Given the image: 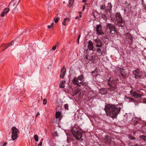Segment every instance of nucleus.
<instances>
[{
  "label": "nucleus",
  "mask_w": 146,
  "mask_h": 146,
  "mask_svg": "<svg viewBox=\"0 0 146 146\" xmlns=\"http://www.w3.org/2000/svg\"><path fill=\"white\" fill-rule=\"evenodd\" d=\"M121 108L119 105L114 106L108 104L106 106L104 110L108 116L113 118H115L117 117L120 112Z\"/></svg>",
  "instance_id": "obj_1"
},
{
  "label": "nucleus",
  "mask_w": 146,
  "mask_h": 146,
  "mask_svg": "<svg viewBox=\"0 0 146 146\" xmlns=\"http://www.w3.org/2000/svg\"><path fill=\"white\" fill-rule=\"evenodd\" d=\"M108 84L110 87L109 90L111 92V94H113L116 91V82L117 81L114 79L113 77H110L108 80Z\"/></svg>",
  "instance_id": "obj_2"
},
{
  "label": "nucleus",
  "mask_w": 146,
  "mask_h": 146,
  "mask_svg": "<svg viewBox=\"0 0 146 146\" xmlns=\"http://www.w3.org/2000/svg\"><path fill=\"white\" fill-rule=\"evenodd\" d=\"M72 133L75 137L77 140H80L81 139L82 136V131L78 127H73L72 129Z\"/></svg>",
  "instance_id": "obj_3"
},
{
  "label": "nucleus",
  "mask_w": 146,
  "mask_h": 146,
  "mask_svg": "<svg viewBox=\"0 0 146 146\" xmlns=\"http://www.w3.org/2000/svg\"><path fill=\"white\" fill-rule=\"evenodd\" d=\"M115 16L117 21V25L119 27H123L125 25V22L120 14L119 13H116Z\"/></svg>",
  "instance_id": "obj_4"
},
{
  "label": "nucleus",
  "mask_w": 146,
  "mask_h": 146,
  "mask_svg": "<svg viewBox=\"0 0 146 146\" xmlns=\"http://www.w3.org/2000/svg\"><path fill=\"white\" fill-rule=\"evenodd\" d=\"M84 78V76L83 75H81L76 78H74L72 81L73 84L75 85H76L79 86H80L81 84H83V80Z\"/></svg>",
  "instance_id": "obj_5"
},
{
  "label": "nucleus",
  "mask_w": 146,
  "mask_h": 146,
  "mask_svg": "<svg viewBox=\"0 0 146 146\" xmlns=\"http://www.w3.org/2000/svg\"><path fill=\"white\" fill-rule=\"evenodd\" d=\"M96 44V46L99 47L97 49V52L99 54L98 55L99 56H101L102 55L103 51H102V48L101 47L103 45L101 41L99 39L96 38L94 40Z\"/></svg>",
  "instance_id": "obj_6"
},
{
  "label": "nucleus",
  "mask_w": 146,
  "mask_h": 146,
  "mask_svg": "<svg viewBox=\"0 0 146 146\" xmlns=\"http://www.w3.org/2000/svg\"><path fill=\"white\" fill-rule=\"evenodd\" d=\"M12 140L13 141L15 140L17 137V133L19 132V130L16 127H13L12 128Z\"/></svg>",
  "instance_id": "obj_7"
},
{
  "label": "nucleus",
  "mask_w": 146,
  "mask_h": 146,
  "mask_svg": "<svg viewBox=\"0 0 146 146\" xmlns=\"http://www.w3.org/2000/svg\"><path fill=\"white\" fill-rule=\"evenodd\" d=\"M96 33L98 35H104V33L102 30V26L100 24L97 25L96 28Z\"/></svg>",
  "instance_id": "obj_8"
},
{
  "label": "nucleus",
  "mask_w": 146,
  "mask_h": 146,
  "mask_svg": "<svg viewBox=\"0 0 146 146\" xmlns=\"http://www.w3.org/2000/svg\"><path fill=\"white\" fill-rule=\"evenodd\" d=\"M133 73L134 77L136 78L139 79L141 76L142 72L138 69L133 70Z\"/></svg>",
  "instance_id": "obj_9"
},
{
  "label": "nucleus",
  "mask_w": 146,
  "mask_h": 146,
  "mask_svg": "<svg viewBox=\"0 0 146 146\" xmlns=\"http://www.w3.org/2000/svg\"><path fill=\"white\" fill-rule=\"evenodd\" d=\"M106 27L107 29H109L110 30V32L112 34H113L115 33V29L114 26L111 24L108 23L106 25Z\"/></svg>",
  "instance_id": "obj_10"
},
{
  "label": "nucleus",
  "mask_w": 146,
  "mask_h": 146,
  "mask_svg": "<svg viewBox=\"0 0 146 146\" xmlns=\"http://www.w3.org/2000/svg\"><path fill=\"white\" fill-rule=\"evenodd\" d=\"M125 38L129 43H131L133 42V37L130 34L128 33H126L125 34Z\"/></svg>",
  "instance_id": "obj_11"
},
{
  "label": "nucleus",
  "mask_w": 146,
  "mask_h": 146,
  "mask_svg": "<svg viewBox=\"0 0 146 146\" xmlns=\"http://www.w3.org/2000/svg\"><path fill=\"white\" fill-rule=\"evenodd\" d=\"M130 93L132 96L133 97L137 98H141V95L138 94L137 93H136L135 91H133L132 90H131L130 91Z\"/></svg>",
  "instance_id": "obj_12"
},
{
  "label": "nucleus",
  "mask_w": 146,
  "mask_h": 146,
  "mask_svg": "<svg viewBox=\"0 0 146 146\" xmlns=\"http://www.w3.org/2000/svg\"><path fill=\"white\" fill-rule=\"evenodd\" d=\"M66 70L64 67H63L61 69L60 77L63 78L65 76Z\"/></svg>",
  "instance_id": "obj_13"
},
{
  "label": "nucleus",
  "mask_w": 146,
  "mask_h": 146,
  "mask_svg": "<svg viewBox=\"0 0 146 146\" xmlns=\"http://www.w3.org/2000/svg\"><path fill=\"white\" fill-rule=\"evenodd\" d=\"M9 11V9L8 8H6L4 9L3 11L1 14V16L3 17L5 15H6Z\"/></svg>",
  "instance_id": "obj_14"
},
{
  "label": "nucleus",
  "mask_w": 146,
  "mask_h": 146,
  "mask_svg": "<svg viewBox=\"0 0 146 146\" xmlns=\"http://www.w3.org/2000/svg\"><path fill=\"white\" fill-rule=\"evenodd\" d=\"M70 21V19L69 18H64L63 20V22L62 23V24L65 26H66Z\"/></svg>",
  "instance_id": "obj_15"
},
{
  "label": "nucleus",
  "mask_w": 146,
  "mask_h": 146,
  "mask_svg": "<svg viewBox=\"0 0 146 146\" xmlns=\"http://www.w3.org/2000/svg\"><path fill=\"white\" fill-rule=\"evenodd\" d=\"M21 0H12L11 2L9 4V7L10 6V5L13 2H14V3H16V6L13 9V10H15L17 8V5L19 4V3Z\"/></svg>",
  "instance_id": "obj_16"
},
{
  "label": "nucleus",
  "mask_w": 146,
  "mask_h": 146,
  "mask_svg": "<svg viewBox=\"0 0 146 146\" xmlns=\"http://www.w3.org/2000/svg\"><path fill=\"white\" fill-rule=\"evenodd\" d=\"M93 43L90 40L88 42V48L89 50H92L93 49Z\"/></svg>",
  "instance_id": "obj_17"
},
{
  "label": "nucleus",
  "mask_w": 146,
  "mask_h": 146,
  "mask_svg": "<svg viewBox=\"0 0 146 146\" xmlns=\"http://www.w3.org/2000/svg\"><path fill=\"white\" fill-rule=\"evenodd\" d=\"M61 113L59 112H57L56 113V118L59 120H60L61 119Z\"/></svg>",
  "instance_id": "obj_18"
},
{
  "label": "nucleus",
  "mask_w": 146,
  "mask_h": 146,
  "mask_svg": "<svg viewBox=\"0 0 146 146\" xmlns=\"http://www.w3.org/2000/svg\"><path fill=\"white\" fill-rule=\"evenodd\" d=\"M65 82V80H62L60 82L59 84L60 88H62L64 87V85Z\"/></svg>",
  "instance_id": "obj_19"
},
{
  "label": "nucleus",
  "mask_w": 146,
  "mask_h": 146,
  "mask_svg": "<svg viewBox=\"0 0 146 146\" xmlns=\"http://www.w3.org/2000/svg\"><path fill=\"white\" fill-rule=\"evenodd\" d=\"M104 140L105 141H106L107 143H110V142L111 139L110 138L108 135H106L105 136Z\"/></svg>",
  "instance_id": "obj_20"
},
{
  "label": "nucleus",
  "mask_w": 146,
  "mask_h": 146,
  "mask_svg": "<svg viewBox=\"0 0 146 146\" xmlns=\"http://www.w3.org/2000/svg\"><path fill=\"white\" fill-rule=\"evenodd\" d=\"M121 74L123 77H126L127 74L124 69H122L121 70Z\"/></svg>",
  "instance_id": "obj_21"
},
{
  "label": "nucleus",
  "mask_w": 146,
  "mask_h": 146,
  "mask_svg": "<svg viewBox=\"0 0 146 146\" xmlns=\"http://www.w3.org/2000/svg\"><path fill=\"white\" fill-rule=\"evenodd\" d=\"M74 2V0H69L68 6L70 7H71L72 5Z\"/></svg>",
  "instance_id": "obj_22"
},
{
  "label": "nucleus",
  "mask_w": 146,
  "mask_h": 146,
  "mask_svg": "<svg viewBox=\"0 0 146 146\" xmlns=\"http://www.w3.org/2000/svg\"><path fill=\"white\" fill-rule=\"evenodd\" d=\"M126 99L128 100H127V101H129L130 102H135L133 98L129 97H126Z\"/></svg>",
  "instance_id": "obj_23"
},
{
  "label": "nucleus",
  "mask_w": 146,
  "mask_h": 146,
  "mask_svg": "<svg viewBox=\"0 0 146 146\" xmlns=\"http://www.w3.org/2000/svg\"><path fill=\"white\" fill-rule=\"evenodd\" d=\"M112 6L110 3H108L107 6V7L108 9L109 10H111Z\"/></svg>",
  "instance_id": "obj_24"
},
{
  "label": "nucleus",
  "mask_w": 146,
  "mask_h": 146,
  "mask_svg": "<svg viewBox=\"0 0 146 146\" xmlns=\"http://www.w3.org/2000/svg\"><path fill=\"white\" fill-rule=\"evenodd\" d=\"M34 138L36 141H38V136L37 135H35L34 136Z\"/></svg>",
  "instance_id": "obj_25"
},
{
  "label": "nucleus",
  "mask_w": 146,
  "mask_h": 146,
  "mask_svg": "<svg viewBox=\"0 0 146 146\" xmlns=\"http://www.w3.org/2000/svg\"><path fill=\"white\" fill-rule=\"evenodd\" d=\"M101 16L102 18L105 20H106L107 19V17L106 15L104 13L102 14L101 15Z\"/></svg>",
  "instance_id": "obj_26"
},
{
  "label": "nucleus",
  "mask_w": 146,
  "mask_h": 146,
  "mask_svg": "<svg viewBox=\"0 0 146 146\" xmlns=\"http://www.w3.org/2000/svg\"><path fill=\"white\" fill-rule=\"evenodd\" d=\"M59 19V18L58 17H56L54 18V22L55 23H57Z\"/></svg>",
  "instance_id": "obj_27"
},
{
  "label": "nucleus",
  "mask_w": 146,
  "mask_h": 146,
  "mask_svg": "<svg viewBox=\"0 0 146 146\" xmlns=\"http://www.w3.org/2000/svg\"><path fill=\"white\" fill-rule=\"evenodd\" d=\"M101 91L102 92H104V93H102V94H106L107 93V91L105 89H102L101 90Z\"/></svg>",
  "instance_id": "obj_28"
},
{
  "label": "nucleus",
  "mask_w": 146,
  "mask_h": 146,
  "mask_svg": "<svg viewBox=\"0 0 146 146\" xmlns=\"http://www.w3.org/2000/svg\"><path fill=\"white\" fill-rule=\"evenodd\" d=\"M140 138L144 140H146V136L143 135L140 137Z\"/></svg>",
  "instance_id": "obj_29"
},
{
  "label": "nucleus",
  "mask_w": 146,
  "mask_h": 146,
  "mask_svg": "<svg viewBox=\"0 0 146 146\" xmlns=\"http://www.w3.org/2000/svg\"><path fill=\"white\" fill-rule=\"evenodd\" d=\"M105 7L106 6L105 5H102L100 6V8L101 9L104 10L105 9Z\"/></svg>",
  "instance_id": "obj_30"
},
{
  "label": "nucleus",
  "mask_w": 146,
  "mask_h": 146,
  "mask_svg": "<svg viewBox=\"0 0 146 146\" xmlns=\"http://www.w3.org/2000/svg\"><path fill=\"white\" fill-rule=\"evenodd\" d=\"M47 102V100L46 99H44L43 100V104L44 105H45L46 104Z\"/></svg>",
  "instance_id": "obj_31"
},
{
  "label": "nucleus",
  "mask_w": 146,
  "mask_h": 146,
  "mask_svg": "<svg viewBox=\"0 0 146 146\" xmlns=\"http://www.w3.org/2000/svg\"><path fill=\"white\" fill-rule=\"evenodd\" d=\"M64 108L68 110V104H65L64 105Z\"/></svg>",
  "instance_id": "obj_32"
},
{
  "label": "nucleus",
  "mask_w": 146,
  "mask_h": 146,
  "mask_svg": "<svg viewBox=\"0 0 146 146\" xmlns=\"http://www.w3.org/2000/svg\"><path fill=\"white\" fill-rule=\"evenodd\" d=\"M56 46H57V45H56L53 46L52 48V49L53 50H55V49H56Z\"/></svg>",
  "instance_id": "obj_33"
},
{
  "label": "nucleus",
  "mask_w": 146,
  "mask_h": 146,
  "mask_svg": "<svg viewBox=\"0 0 146 146\" xmlns=\"http://www.w3.org/2000/svg\"><path fill=\"white\" fill-rule=\"evenodd\" d=\"M129 139H130L133 140V139H135V138L134 137H132V136L130 137V136H129Z\"/></svg>",
  "instance_id": "obj_34"
},
{
  "label": "nucleus",
  "mask_w": 146,
  "mask_h": 146,
  "mask_svg": "<svg viewBox=\"0 0 146 146\" xmlns=\"http://www.w3.org/2000/svg\"><path fill=\"white\" fill-rule=\"evenodd\" d=\"M7 144V143L5 142H4L2 143L1 145V146H5Z\"/></svg>",
  "instance_id": "obj_35"
},
{
  "label": "nucleus",
  "mask_w": 146,
  "mask_h": 146,
  "mask_svg": "<svg viewBox=\"0 0 146 146\" xmlns=\"http://www.w3.org/2000/svg\"><path fill=\"white\" fill-rule=\"evenodd\" d=\"M16 3H13V6H11L10 7H11V8L13 9L14 8H13V7H14L15 6V5H16Z\"/></svg>",
  "instance_id": "obj_36"
},
{
  "label": "nucleus",
  "mask_w": 146,
  "mask_h": 146,
  "mask_svg": "<svg viewBox=\"0 0 146 146\" xmlns=\"http://www.w3.org/2000/svg\"><path fill=\"white\" fill-rule=\"evenodd\" d=\"M13 41H11V42L10 43V44H9V46H10L12 45L13 44Z\"/></svg>",
  "instance_id": "obj_37"
},
{
  "label": "nucleus",
  "mask_w": 146,
  "mask_h": 146,
  "mask_svg": "<svg viewBox=\"0 0 146 146\" xmlns=\"http://www.w3.org/2000/svg\"><path fill=\"white\" fill-rule=\"evenodd\" d=\"M55 133L56 135V136H57V137L58 136V135L57 132L56 131H55Z\"/></svg>",
  "instance_id": "obj_38"
},
{
  "label": "nucleus",
  "mask_w": 146,
  "mask_h": 146,
  "mask_svg": "<svg viewBox=\"0 0 146 146\" xmlns=\"http://www.w3.org/2000/svg\"><path fill=\"white\" fill-rule=\"evenodd\" d=\"M47 27L49 29H51L52 27L51 25H48L47 26Z\"/></svg>",
  "instance_id": "obj_39"
},
{
  "label": "nucleus",
  "mask_w": 146,
  "mask_h": 146,
  "mask_svg": "<svg viewBox=\"0 0 146 146\" xmlns=\"http://www.w3.org/2000/svg\"><path fill=\"white\" fill-rule=\"evenodd\" d=\"M42 141H40L39 144H38V145H41L42 146Z\"/></svg>",
  "instance_id": "obj_40"
},
{
  "label": "nucleus",
  "mask_w": 146,
  "mask_h": 146,
  "mask_svg": "<svg viewBox=\"0 0 146 146\" xmlns=\"http://www.w3.org/2000/svg\"><path fill=\"white\" fill-rule=\"evenodd\" d=\"M97 72V71L96 70H94V71H93L92 72V73L93 74V73H95V72Z\"/></svg>",
  "instance_id": "obj_41"
},
{
  "label": "nucleus",
  "mask_w": 146,
  "mask_h": 146,
  "mask_svg": "<svg viewBox=\"0 0 146 146\" xmlns=\"http://www.w3.org/2000/svg\"><path fill=\"white\" fill-rule=\"evenodd\" d=\"M40 115V113L39 112H38L36 115V117H37L38 116Z\"/></svg>",
  "instance_id": "obj_42"
},
{
  "label": "nucleus",
  "mask_w": 146,
  "mask_h": 146,
  "mask_svg": "<svg viewBox=\"0 0 146 146\" xmlns=\"http://www.w3.org/2000/svg\"><path fill=\"white\" fill-rule=\"evenodd\" d=\"M54 23H52L51 24V25L52 27H53L54 25Z\"/></svg>",
  "instance_id": "obj_43"
},
{
  "label": "nucleus",
  "mask_w": 146,
  "mask_h": 146,
  "mask_svg": "<svg viewBox=\"0 0 146 146\" xmlns=\"http://www.w3.org/2000/svg\"><path fill=\"white\" fill-rule=\"evenodd\" d=\"M75 19H79V17H78V16H76V17H75Z\"/></svg>",
  "instance_id": "obj_44"
},
{
  "label": "nucleus",
  "mask_w": 146,
  "mask_h": 146,
  "mask_svg": "<svg viewBox=\"0 0 146 146\" xmlns=\"http://www.w3.org/2000/svg\"><path fill=\"white\" fill-rule=\"evenodd\" d=\"M80 35H79V37H78V42H79V38H80Z\"/></svg>",
  "instance_id": "obj_45"
},
{
  "label": "nucleus",
  "mask_w": 146,
  "mask_h": 146,
  "mask_svg": "<svg viewBox=\"0 0 146 146\" xmlns=\"http://www.w3.org/2000/svg\"><path fill=\"white\" fill-rule=\"evenodd\" d=\"M86 0H83L82 1V2H83V3L85 2H86Z\"/></svg>",
  "instance_id": "obj_46"
},
{
  "label": "nucleus",
  "mask_w": 146,
  "mask_h": 146,
  "mask_svg": "<svg viewBox=\"0 0 146 146\" xmlns=\"http://www.w3.org/2000/svg\"><path fill=\"white\" fill-rule=\"evenodd\" d=\"M59 44V43L58 42H57L56 44V45H57V46H58Z\"/></svg>",
  "instance_id": "obj_47"
},
{
  "label": "nucleus",
  "mask_w": 146,
  "mask_h": 146,
  "mask_svg": "<svg viewBox=\"0 0 146 146\" xmlns=\"http://www.w3.org/2000/svg\"><path fill=\"white\" fill-rule=\"evenodd\" d=\"M86 58L87 59H88V56L87 55H86Z\"/></svg>",
  "instance_id": "obj_48"
},
{
  "label": "nucleus",
  "mask_w": 146,
  "mask_h": 146,
  "mask_svg": "<svg viewBox=\"0 0 146 146\" xmlns=\"http://www.w3.org/2000/svg\"><path fill=\"white\" fill-rule=\"evenodd\" d=\"M81 14H80V15H79V18H81Z\"/></svg>",
  "instance_id": "obj_49"
},
{
  "label": "nucleus",
  "mask_w": 146,
  "mask_h": 146,
  "mask_svg": "<svg viewBox=\"0 0 146 146\" xmlns=\"http://www.w3.org/2000/svg\"><path fill=\"white\" fill-rule=\"evenodd\" d=\"M43 139H41V141H43Z\"/></svg>",
  "instance_id": "obj_50"
},
{
  "label": "nucleus",
  "mask_w": 146,
  "mask_h": 146,
  "mask_svg": "<svg viewBox=\"0 0 146 146\" xmlns=\"http://www.w3.org/2000/svg\"><path fill=\"white\" fill-rule=\"evenodd\" d=\"M38 146H41V145H38Z\"/></svg>",
  "instance_id": "obj_51"
},
{
  "label": "nucleus",
  "mask_w": 146,
  "mask_h": 146,
  "mask_svg": "<svg viewBox=\"0 0 146 146\" xmlns=\"http://www.w3.org/2000/svg\"><path fill=\"white\" fill-rule=\"evenodd\" d=\"M142 2H143V0H142Z\"/></svg>",
  "instance_id": "obj_52"
},
{
  "label": "nucleus",
  "mask_w": 146,
  "mask_h": 146,
  "mask_svg": "<svg viewBox=\"0 0 146 146\" xmlns=\"http://www.w3.org/2000/svg\"><path fill=\"white\" fill-rule=\"evenodd\" d=\"M84 7H83V9H84Z\"/></svg>",
  "instance_id": "obj_53"
}]
</instances>
